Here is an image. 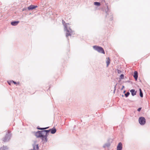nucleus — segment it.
<instances>
[{
    "label": "nucleus",
    "mask_w": 150,
    "mask_h": 150,
    "mask_svg": "<svg viewBox=\"0 0 150 150\" xmlns=\"http://www.w3.org/2000/svg\"><path fill=\"white\" fill-rule=\"evenodd\" d=\"M50 132V131L48 130H44L40 131L41 137L42 138V140L44 142H47V134Z\"/></svg>",
    "instance_id": "1"
},
{
    "label": "nucleus",
    "mask_w": 150,
    "mask_h": 150,
    "mask_svg": "<svg viewBox=\"0 0 150 150\" xmlns=\"http://www.w3.org/2000/svg\"><path fill=\"white\" fill-rule=\"evenodd\" d=\"M68 25H69V24L68 23H66L64 25V30L66 32V36L67 37H68L69 36H71L73 33L71 29H68L67 27Z\"/></svg>",
    "instance_id": "2"
},
{
    "label": "nucleus",
    "mask_w": 150,
    "mask_h": 150,
    "mask_svg": "<svg viewBox=\"0 0 150 150\" xmlns=\"http://www.w3.org/2000/svg\"><path fill=\"white\" fill-rule=\"evenodd\" d=\"M93 48L99 52L102 53L103 54H104L105 53L103 48L101 47L97 46H94L93 47Z\"/></svg>",
    "instance_id": "3"
},
{
    "label": "nucleus",
    "mask_w": 150,
    "mask_h": 150,
    "mask_svg": "<svg viewBox=\"0 0 150 150\" xmlns=\"http://www.w3.org/2000/svg\"><path fill=\"white\" fill-rule=\"evenodd\" d=\"M139 123L141 125H144L146 122L145 119L144 117H141L139 120Z\"/></svg>",
    "instance_id": "4"
},
{
    "label": "nucleus",
    "mask_w": 150,
    "mask_h": 150,
    "mask_svg": "<svg viewBox=\"0 0 150 150\" xmlns=\"http://www.w3.org/2000/svg\"><path fill=\"white\" fill-rule=\"evenodd\" d=\"M122 144L121 142H119L117 148V150H122Z\"/></svg>",
    "instance_id": "5"
},
{
    "label": "nucleus",
    "mask_w": 150,
    "mask_h": 150,
    "mask_svg": "<svg viewBox=\"0 0 150 150\" xmlns=\"http://www.w3.org/2000/svg\"><path fill=\"white\" fill-rule=\"evenodd\" d=\"M37 7V6H35L34 5H31L30 6L28 7V10H33V9H35Z\"/></svg>",
    "instance_id": "6"
},
{
    "label": "nucleus",
    "mask_w": 150,
    "mask_h": 150,
    "mask_svg": "<svg viewBox=\"0 0 150 150\" xmlns=\"http://www.w3.org/2000/svg\"><path fill=\"white\" fill-rule=\"evenodd\" d=\"M35 136L37 137H41L40 131H38L35 133Z\"/></svg>",
    "instance_id": "7"
},
{
    "label": "nucleus",
    "mask_w": 150,
    "mask_h": 150,
    "mask_svg": "<svg viewBox=\"0 0 150 150\" xmlns=\"http://www.w3.org/2000/svg\"><path fill=\"white\" fill-rule=\"evenodd\" d=\"M19 22V21H18L12 22L11 23V24L12 25L16 26L17 25Z\"/></svg>",
    "instance_id": "8"
},
{
    "label": "nucleus",
    "mask_w": 150,
    "mask_h": 150,
    "mask_svg": "<svg viewBox=\"0 0 150 150\" xmlns=\"http://www.w3.org/2000/svg\"><path fill=\"white\" fill-rule=\"evenodd\" d=\"M134 77L136 80H137L138 78V73L137 71H135L134 72Z\"/></svg>",
    "instance_id": "9"
},
{
    "label": "nucleus",
    "mask_w": 150,
    "mask_h": 150,
    "mask_svg": "<svg viewBox=\"0 0 150 150\" xmlns=\"http://www.w3.org/2000/svg\"><path fill=\"white\" fill-rule=\"evenodd\" d=\"M48 131H50V132L52 134L55 133L56 132V130L55 128H53L52 129H50Z\"/></svg>",
    "instance_id": "10"
},
{
    "label": "nucleus",
    "mask_w": 150,
    "mask_h": 150,
    "mask_svg": "<svg viewBox=\"0 0 150 150\" xmlns=\"http://www.w3.org/2000/svg\"><path fill=\"white\" fill-rule=\"evenodd\" d=\"M106 59L107 61H106V63L107 64V66L108 67L110 64V60L109 57L107 58Z\"/></svg>",
    "instance_id": "11"
},
{
    "label": "nucleus",
    "mask_w": 150,
    "mask_h": 150,
    "mask_svg": "<svg viewBox=\"0 0 150 150\" xmlns=\"http://www.w3.org/2000/svg\"><path fill=\"white\" fill-rule=\"evenodd\" d=\"M130 92H131L132 95L133 96H134V95L136 94V92H135L134 89H132L130 91Z\"/></svg>",
    "instance_id": "12"
},
{
    "label": "nucleus",
    "mask_w": 150,
    "mask_h": 150,
    "mask_svg": "<svg viewBox=\"0 0 150 150\" xmlns=\"http://www.w3.org/2000/svg\"><path fill=\"white\" fill-rule=\"evenodd\" d=\"M33 149L34 150H37L39 149L38 144H35L33 145Z\"/></svg>",
    "instance_id": "13"
},
{
    "label": "nucleus",
    "mask_w": 150,
    "mask_h": 150,
    "mask_svg": "<svg viewBox=\"0 0 150 150\" xmlns=\"http://www.w3.org/2000/svg\"><path fill=\"white\" fill-rule=\"evenodd\" d=\"M94 4L95 5L97 6H100V3L99 2H95L94 3Z\"/></svg>",
    "instance_id": "14"
},
{
    "label": "nucleus",
    "mask_w": 150,
    "mask_h": 150,
    "mask_svg": "<svg viewBox=\"0 0 150 150\" xmlns=\"http://www.w3.org/2000/svg\"><path fill=\"white\" fill-rule=\"evenodd\" d=\"M139 91H140V96L141 97H142L143 96V93H142V91L141 89L140 88L139 89Z\"/></svg>",
    "instance_id": "15"
},
{
    "label": "nucleus",
    "mask_w": 150,
    "mask_h": 150,
    "mask_svg": "<svg viewBox=\"0 0 150 150\" xmlns=\"http://www.w3.org/2000/svg\"><path fill=\"white\" fill-rule=\"evenodd\" d=\"M124 78V75L123 74H122L120 75V79H123Z\"/></svg>",
    "instance_id": "16"
},
{
    "label": "nucleus",
    "mask_w": 150,
    "mask_h": 150,
    "mask_svg": "<svg viewBox=\"0 0 150 150\" xmlns=\"http://www.w3.org/2000/svg\"><path fill=\"white\" fill-rule=\"evenodd\" d=\"M129 93L128 92L125 94V95L126 96V97H127L129 95Z\"/></svg>",
    "instance_id": "17"
},
{
    "label": "nucleus",
    "mask_w": 150,
    "mask_h": 150,
    "mask_svg": "<svg viewBox=\"0 0 150 150\" xmlns=\"http://www.w3.org/2000/svg\"><path fill=\"white\" fill-rule=\"evenodd\" d=\"M47 128V127H45L44 128H38V129L40 130L45 129Z\"/></svg>",
    "instance_id": "18"
},
{
    "label": "nucleus",
    "mask_w": 150,
    "mask_h": 150,
    "mask_svg": "<svg viewBox=\"0 0 150 150\" xmlns=\"http://www.w3.org/2000/svg\"><path fill=\"white\" fill-rule=\"evenodd\" d=\"M117 73L118 74H120L121 73V71L120 70H117Z\"/></svg>",
    "instance_id": "19"
},
{
    "label": "nucleus",
    "mask_w": 150,
    "mask_h": 150,
    "mask_svg": "<svg viewBox=\"0 0 150 150\" xmlns=\"http://www.w3.org/2000/svg\"><path fill=\"white\" fill-rule=\"evenodd\" d=\"M141 109V108H139L137 109V110L138 111H140Z\"/></svg>",
    "instance_id": "20"
},
{
    "label": "nucleus",
    "mask_w": 150,
    "mask_h": 150,
    "mask_svg": "<svg viewBox=\"0 0 150 150\" xmlns=\"http://www.w3.org/2000/svg\"><path fill=\"white\" fill-rule=\"evenodd\" d=\"M12 81L15 84H16V82H15L14 81Z\"/></svg>",
    "instance_id": "21"
},
{
    "label": "nucleus",
    "mask_w": 150,
    "mask_h": 150,
    "mask_svg": "<svg viewBox=\"0 0 150 150\" xmlns=\"http://www.w3.org/2000/svg\"><path fill=\"white\" fill-rule=\"evenodd\" d=\"M62 23H65L64 21H63V20H62Z\"/></svg>",
    "instance_id": "22"
},
{
    "label": "nucleus",
    "mask_w": 150,
    "mask_h": 150,
    "mask_svg": "<svg viewBox=\"0 0 150 150\" xmlns=\"http://www.w3.org/2000/svg\"><path fill=\"white\" fill-rule=\"evenodd\" d=\"M24 10H25V9H23V11H24Z\"/></svg>",
    "instance_id": "23"
},
{
    "label": "nucleus",
    "mask_w": 150,
    "mask_h": 150,
    "mask_svg": "<svg viewBox=\"0 0 150 150\" xmlns=\"http://www.w3.org/2000/svg\"><path fill=\"white\" fill-rule=\"evenodd\" d=\"M8 84H9V85H10V83H8Z\"/></svg>",
    "instance_id": "24"
}]
</instances>
